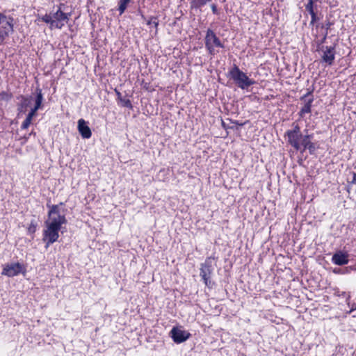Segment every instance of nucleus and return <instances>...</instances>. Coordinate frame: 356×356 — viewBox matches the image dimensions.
<instances>
[{
  "instance_id": "obj_1",
  "label": "nucleus",
  "mask_w": 356,
  "mask_h": 356,
  "mask_svg": "<svg viewBox=\"0 0 356 356\" xmlns=\"http://www.w3.org/2000/svg\"><path fill=\"white\" fill-rule=\"evenodd\" d=\"M67 223L65 215L61 214L58 205H52L48 212V218L44 222L42 240L46 248L57 241L62 226Z\"/></svg>"
},
{
  "instance_id": "obj_2",
  "label": "nucleus",
  "mask_w": 356,
  "mask_h": 356,
  "mask_svg": "<svg viewBox=\"0 0 356 356\" xmlns=\"http://www.w3.org/2000/svg\"><path fill=\"white\" fill-rule=\"evenodd\" d=\"M69 16V14L63 13L59 8L56 12L45 14L41 19L44 22L50 24L51 29H61L67 22Z\"/></svg>"
},
{
  "instance_id": "obj_3",
  "label": "nucleus",
  "mask_w": 356,
  "mask_h": 356,
  "mask_svg": "<svg viewBox=\"0 0 356 356\" xmlns=\"http://www.w3.org/2000/svg\"><path fill=\"white\" fill-rule=\"evenodd\" d=\"M231 79L234 81L236 86L242 89H247L255 83L253 79H250L245 73L242 72L238 66L234 67L229 72Z\"/></svg>"
},
{
  "instance_id": "obj_4",
  "label": "nucleus",
  "mask_w": 356,
  "mask_h": 356,
  "mask_svg": "<svg viewBox=\"0 0 356 356\" xmlns=\"http://www.w3.org/2000/svg\"><path fill=\"white\" fill-rule=\"evenodd\" d=\"M14 31L13 18L0 13V45Z\"/></svg>"
},
{
  "instance_id": "obj_5",
  "label": "nucleus",
  "mask_w": 356,
  "mask_h": 356,
  "mask_svg": "<svg viewBox=\"0 0 356 356\" xmlns=\"http://www.w3.org/2000/svg\"><path fill=\"white\" fill-rule=\"evenodd\" d=\"M205 47L209 54L211 56L216 55L218 51L216 49V47L223 48L224 45L216 36L213 30L209 29L207 31L205 36Z\"/></svg>"
},
{
  "instance_id": "obj_6",
  "label": "nucleus",
  "mask_w": 356,
  "mask_h": 356,
  "mask_svg": "<svg viewBox=\"0 0 356 356\" xmlns=\"http://www.w3.org/2000/svg\"><path fill=\"white\" fill-rule=\"evenodd\" d=\"M26 271V266L19 262L6 264L3 267L1 274L8 277H15L19 274L24 275Z\"/></svg>"
},
{
  "instance_id": "obj_7",
  "label": "nucleus",
  "mask_w": 356,
  "mask_h": 356,
  "mask_svg": "<svg viewBox=\"0 0 356 356\" xmlns=\"http://www.w3.org/2000/svg\"><path fill=\"white\" fill-rule=\"evenodd\" d=\"M214 259L213 257H207L205 261L201 264L200 276L207 286L211 283L210 278L213 270V261Z\"/></svg>"
},
{
  "instance_id": "obj_8",
  "label": "nucleus",
  "mask_w": 356,
  "mask_h": 356,
  "mask_svg": "<svg viewBox=\"0 0 356 356\" xmlns=\"http://www.w3.org/2000/svg\"><path fill=\"white\" fill-rule=\"evenodd\" d=\"M288 138V143L297 151H301L304 145L305 135L293 134V133H286Z\"/></svg>"
},
{
  "instance_id": "obj_9",
  "label": "nucleus",
  "mask_w": 356,
  "mask_h": 356,
  "mask_svg": "<svg viewBox=\"0 0 356 356\" xmlns=\"http://www.w3.org/2000/svg\"><path fill=\"white\" fill-rule=\"evenodd\" d=\"M335 47L333 46H326L322 47L321 59L323 63H325L327 65H332L335 59Z\"/></svg>"
},
{
  "instance_id": "obj_10",
  "label": "nucleus",
  "mask_w": 356,
  "mask_h": 356,
  "mask_svg": "<svg viewBox=\"0 0 356 356\" xmlns=\"http://www.w3.org/2000/svg\"><path fill=\"white\" fill-rule=\"evenodd\" d=\"M173 341L177 343H182L190 337V334L184 330L173 327L170 332Z\"/></svg>"
},
{
  "instance_id": "obj_11",
  "label": "nucleus",
  "mask_w": 356,
  "mask_h": 356,
  "mask_svg": "<svg viewBox=\"0 0 356 356\" xmlns=\"http://www.w3.org/2000/svg\"><path fill=\"white\" fill-rule=\"evenodd\" d=\"M78 130L83 138H90L92 136V132L90 127L88 125L87 122L83 119L78 120Z\"/></svg>"
},
{
  "instance_id": "obj_12",
  "label": "nucleus",
  "mask_w": 356,
  "mask_h": 356,
  "mask_svg": "<svg viewBox=\"0 0 356 356\" xmlns=\"http://www.w3.org/2000/svg\"><path fill=\"white\" fill-rule=\"evenodd\" d=\"M348 261V254L342 251L337 252L332 258V261L339 266L347 264Z\"/></svg>"
},
{
  "instance_id": "obj_13",
  "label": "nucleus",
  "mask_w": 356,
  "mask_h": 356,
  "mask_svg": "<svg viewBox=\"0 0 356 356\" xmlns=\"http://www.w3.org/2000/svg\"><path fill=\"white\" fill-rule=\"evenodd\" d=\"M313 102V98H310L307 100H305L304 105L302 106V107L301 108L300 111L298 113V115L300 118H303L305 115V114L311 113Z\"/></svg>"
},
{
  "instance_id": "obj_14",
  "label": "nucleus",
  "mask_w": 356,
  "mask_h": 356,
  "mask_svg": "<svg viewBox=\"0 0 356 356\" xmlns=\"http://www.w3.org/2000/svg\"><path fill=\"white\" fill-rule=\"evenodd\" d=\"M311 135H305L304 145L300 152H303L307 149L309 150L310 154H313L315 152L316 146L312 142H311Z\"/></svg>"
},
{
  "instance_id": "obj_15",
  "label": "nucleus",
  "mask_w": 356,
  "mask_h": 356,
  "mask_svg": "<svg viewBox=\"0 0 356 356\" xmlns=\"http://www.w3.org/2000/svg\"><path fill=\"white\" fill-rule=\"evenodd\" d=\"M36 97L35 99V106L31 108V111L36 113L37 111L40 109L42 106V103L43 100V95L42 93V90L40 88L36 89Z\"/></svg>"
},
{
  "instance_id": "obj_16",
  "label": "nucleus",
  "mask_w": 356,
  "mask_h": 356,
  "mask_svg": "<svg viewBox=\"0 0 356 356\" xmlns=\"http://www.w3.org/2000/svg\"><path fill=\"white\" fill-rule=\"evenodd\" d=\"M20 98L21 101L18 104V111L20 113H24L31 104V97L21 96Z\"/></svg>"
},
{
  "instance_id": "obj_17",
  "label": "nucleus",
  "mask_w": 356,
  "mask_h": 356,
  "mask_svg": "<svg viewBox=\"0 0 356 356\" xmlns=\"http://www.w3.org/2000/svg\"><path fill=\"white\" fill-rule=\"evenodd\" d=\"M191 8L198 9L206 5L211 0H189Z\"/></svg>"
},
{
  "instance_id": "obj_18",
  "label": "nucleus",
  "mask_w": 356,
  "mask_h": 356,
  "mask_svg": "<svg viewBox=\"0 0 356 356\" xmlns=\"http://www.w3.org/2000/svg\"><path fill=\"white\" fill-rule=\"evenodd\" d=\"M130 1L131 0H119L118 10L120 12V15H122V14L124 13V12L125 11V10H126V8L127 7V5L130 2Z\"/></svg>"
},
{
  "instance_id": "obj_19",
  "label": "nucleus",
  "mask_w": 356,
  "mask_h": 356,
  "mask_svg": "<svg viewBox=\"0 0 356 356\" xmlns=\"http://www.w3.org/2000/svg\"><path fill=\"white\" fill-rule=\"evenodd\" d=\"M12 98V94L7 92L0 93V101L8 102Z\"/></svg>"
},
{
  "instance_id": "obj_20",
  "label": "nucleus",
  "mask_w": 356,
  "mask_h": 356,
  "mask_svg": "<svg viewBox=\"0 0 356 356\" xmlns=\"http://www.w3.org/2000/svg\"><path fill=\"white\" fill-rule=\"evenodd\" d=\"M122 106L124 107H127L129 108H132V104L129 99L120 97V100Z\"/></svg>"
},
{
  "instance_id": "obj_21",
  "label": "nucleus",
  "mask_w": 356,
  "mask_h": 356,
  "mask_svg": "<svg viewBox=\"0 0 356 356\" xmlns=\"http://www.w3.org/2000/svg\"><path fill=\"white\" fill-rule=\"evenodd\" d=\"M293 129L292 130H289L286 133H293V134H300V127L298 124H293Z\"/></svg>"
},
{
  "instance_id": "obj_22",
  "label": "nucleus",
  "mask_w": 356,
  "mask_h": 356,
  "mask_svg": "<svg viewBox=\"0 0 356 356\" xmlns=\"http://www.w3.org/2000/svg\"><path fill=\"white\" fill-rule=\"evenodd\" d=\"M31 121L32 120L31 119L26 118V119L24 120V121L22 122V124L21 125V129H26L31 124Z\"/></svg>"
},
{
  "instance_id": "obj_23",
  "label": "nucleus",
  "mask_w": 356,
  "mask_h": 356,
  "mask_svg": "<svg viewBox=\"0 0 356 356\" xmlns=\"http://www.w3.org/2000/svg\"><path fill=\"white\" fill-rule=\"evenodd\" d=\"M36 230V224L34 221H32L28 227V232L33 234Z\"/></svg>"
},
{
  "instance_id": "obj_24",
  "label": "nucleus",
  "mask_w": 356,
  "mask_h": 356,
  "mask_svg": "<svg viewBox=\"0 0 356 356\" xmlns=\"http://www.w3.org/2000/svg\"><path fill=\"white\" fill-rule=\"evenodd\" d=\"M314 2H309L308 1L307 4L306 5V10L309 12V14H312L313 13H315L314 10Z\"/></svg>"
},
{
  "instance_id": "obj_25",
  "label": "nucleus",
  "mask_w": 356,
  "mask_h": 356,
  "mask_svg": "<svg viewBox=\"0 0 356 356\" xmlns=\"http://www.w3.org/2000/svg\"><path fill=\"white\" fill-rule=\"evenodd\" d=\"M310 15L312 17L310 24H314L316 22V21L318 19L316 14L315 13H313L310 14Z\"/></svg>"
},
{
  "instance_id": "obj_26",
  "label": "nucleus",
  "mask_w": 356,
  "mask_h": 356,
  "mask_svg": "<svg viewBox=\"0 0 356 356\" xmlns=\"http://www.w3.org/2000/svg\"><path fill=\"white\" fill-rule=\"evenodd\" d=\"M36 115V113L33 111H32L31 110L30 111V112L28 113L26 118H29L31 119V120H33V118Z\"/></svg>"
},
{
  "instance_id": "obj_27",
  "label": "nucleus",
  "mask_w": 356,
  "mask_h": 356,
  "mask_svg": "<svg viewBox=\"0 0 356 356\" xmlns=\"http://www.w3.org/2000/svg\"><path fill=\"white\" fill-rule=\"evenodd\" d=\"M211 10L213 11V13L214 14H216L218 13V9H217V6L216 4L213 3L211 6Z\"/></svg>"
},
{
  "instance_id": "obj_28",
  "label": "nucleus",
  "mask_w": 356,
  "mask_h": 356,
  "mask_svg": "<svg viewBox=\"0 0 356 356\" xmlns=\"http://www.w3.org/2000/svg\"><path fill=\"white\" fill-rule=\"evenodd\" d=\"M352 183L356 184V172L353 174V178L352 180Z\"/></svg>"
},
{
  "instance_id": "obj_29",
  "label": "nucleus",
  "mask_w": 356,
  "mask_h": 356,
  "mask_svg": "<svg viewBox=\"0 0 356 356\" xmlns=\"http://www.w3.org/2000/svg\"><path fill=\"white\" fill-rule=\"evenodd\" d=\"M116 94L118 95V99L120 100V97H122L121 93L118 91H116Z\"/></svg>"
},
{
  "instance_id": "obj_30",
  "label": "nucleus",
  "mask_w": 356,
  "mask_h": 356,
  "mask_svg": "<svg viewBox=\"0 0 356 356\" xmlns=\"http://www.w3.org/2000/svg\"><path fill=\"white\" fill-rule=\"evenodd\" d=\"M309 94H310L309 92V93H307V95H305V96H303L301 99H305V98H306V97H307Z\"/></svg>"
},
{
  "instance_id": "obj_31",
  "label": "nucleus",
  "mask_w": 356,
  "mask_h": 356,
  "mask_svg": "<svg viewBox=\"0 0 356 356\" xmlns=\"http://www.w3.org/2000/svg\"><path fill=\"white\" fill-rule=\"evenodd\" d=\"M355 310H356V307H355V308H353H353L350 309V313H352V312H354V311H355Z\"/></svg>"
},
{
  "instance_id": "obj_32",
  "label": "nucleus",
  "mask_w": 356,
  "mask_h": 356,
  "mask_svg": "<svg viewBox=\"0 0 356 356\" xmlns=\"http://www.w3.org/2000/svg\"><path fill=\"white\" fill-rule=\"evenodd\" d=\"M317 1V0H309V2H314V3L315 1Z\"/></svg>"
}]
</instances>
